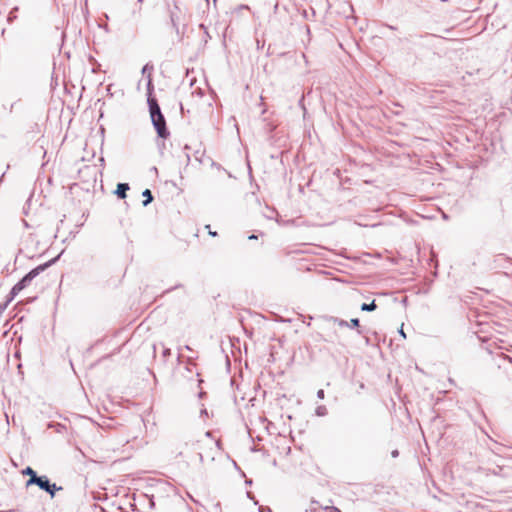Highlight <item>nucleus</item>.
<instances>
[{"mask_svg": "<svg viewBox=\"0 0 512 512\" xmlns=\"http://www.w3.org/2000/svg\"><path fill=\"white\" fill-rule=\"evenodd\" d=\"M56 259H53L45 264L39 265L36 268L29 271L19 282H17L11 289L9 297L2 307L5 309L10 301H12L24 288H26L31 281L38 276L41 272H43L47 267H49L52 263H54Z\"/></svg>", "mask_w": 512, "mask_h": 512, "instance_id": "nucleus-1", "label": "nucleus"}, {"mask_svg": "<svg viewBox=\"0 0 512 512\" xmlns=\"http://www.w3.org/2000/svg\"><path fill=\"white\" fill-rule=\"evenodd\" d=\"M151 121L160 138L166 139L170 135L163 114L151 117Z\"/></svg>", "mask_w": 512, "mask_h": 512, "instance_id": "nucleus-2", "label": "nucleus"}, {"mask_svg": "<svg viewBox=\"0 0 512 512\" xmlns=\"http://www.w3.org/2000/svg\"><path fill=\"white\" fill-rule=\"evenodd\" d=\"M50 480L46 475L39 476L38 478H33V480L26 481V487L37 485L41 490L46 491L49 488Z\"/></svg>", "mask_w": 512, "mask_h": 512, "instance_id": "nucleus-3", "label": "nucleus"}, {"mask_svg": "<svg viewBox=\"0 0 512 512\" xmlns=\"http://www.w3.org/2000/svg\"><path fill=\"white\" fill-rule=\"evenodd\" d=\"M147 103L149 106L150 117L161 115V109L156 98L151 95L148 96Z\"/></svg>", "mask_w": 512, "mask_h": 512, "instance_id": "nucleus-4", "label": "nucleus"}, {"mask_svg": "<svg viewBox=\"0 0 512 512\" xmlns=\"http://www.w3.org/2000/svg\"><path fill=\"white\" fill-rule=\"evenodd\" d=\"M212 433L207 431L204 435V439L200 442H204L205 445L209 446L211 450H220V441L211 439Z\"/></svg>", "mask_w": 512, "mask_h": 512, "instance_id": "nucleus-5", "label": "nucleus"}, {"mask_svg": "<svg viewBox=\"0 0 512 512\" xmlns=\"http://www.w3.org/2000/svg\"><path fill=\"white\" fill-rule=\"evenodd\" d=\"M130 189L129 187V184L128 183H119L117 185V189L115 191V194L117 195L118 198L120 199H125L126 196H127V191Z\"/></svg>", "mask_w": 512, "mask_h": 512, "instance_id": "nucleus-6", "label": "nucleus"}, {"mask_svg": "<svg viewBox=\"0 0 512 512\" xmlns=\"http://www.w3.org/2000/svg\"><path fill=\"white\" fill-rule=\"evenodd\" d=\"M142 196L145 197L142 203L144 207L148 206L153 201V195L149 189H145L142 192Z\"/></svg>", "mask_w": 512, "mask_h": 512, "instance_id": "nucleus-7", "label": "nucleus"}, {"mask_svg": "<svg viewBox=\"0 0 512 512\" xmlns=\"http://www.w3.org/2000/svg\"><path fill=\"white\" fill-rule=\"evenodd\" d=\"M60 490H62L61 486H57L55 483H50L49 488H47L45 492H47L51 496V498H53L56 492Z\"/></svg>", "mask_w": 512, "mask_h": 512, "instance_id": "nucleus-8", "label": "nucleus"}, {"mask_svg": "<svg viewBox=\"0 0 512 512\" xmlns=\"http://www.w3.org/2000/svg\"><path fill=\"white\" fill-rule=\"evenodd\" d=\"M22 474L29 476L28 480H33V478L39 477V475H37V473L29 466L22 471Z\"/></svg>", "mask_w": 512, "mask_h": 512, "instance_id": "nucleus-9", "label": "nucleus"}, {"mask_svg": "<svg viewBox=\"0 0 512 512\" xmlns=\"http://www.w3.org/2000/svg\"><path fill=\"white\" fill-rule=\"evenodd\" d=\"M377 308V305L375 303V300H373L371 303H363L361 305V310L362 311H367V312H371V311H374L375 309Z\"/></svg>", "mask_w": 512, "mask_h": 512, "instance_id": "nucleus-10", "label": "nucleus"}, {"mask_svg": "<svg viewBox=\"0 0 512 512\" xmlns=\"http://www.w3.org/2000/svg\"><path fill=\"white\" fill-rule=\"evenodd\" d=\"M153 70V67L152 66H149V64H146L143 68H142V74H146L148 73V87L151 86V72Z\"/></svg>", "mask_w": 512, "mask_h": 512, "instance_id": "nucleus-11", "label": "nucleus"}, {"mask_svg": "<svg viewBox=\"0 0 512 512\" xmlns=\"http://www.w3.org/2000/svg\"><path fill=\"white\" fill-rule=\"evenodd\" d=\"M315 413L317 416H325L327 414V408L324 405H320L316 408Z\"/></svg>", "mask_w": 512, "mask_h": 512, "instance_id": "nucleus-12", "label": "nucleus"}, {"mask_svg": "<svg viewBox=\"0 0 512 512\" xmlns=\"http://www.w3.org/2000/svg\"><path fill=\"white\" fill-rule=\"evenodd\" d=\"M333 321L340 327H349V322H347L345 320H342L339 318H334Z\"/></svg>", "mask_w": 512, "mask_h": 512, "instance_id": "nucleus-13", "label": "nucleus"}, {"mask_svg": "<svg viewBox=\"0 0 512 512\" xmlns=\"http://www.w3.org/2000/svg\"><path fill=\"white\" fill-rule=\"evenodd\" d=\"M349 327L350 328L359 327V319L358 318L351 319L349 322Z\"/></svg>", "mask_w": 512, "mask_h": 512, "instance_id": "nucleus-14", "label": "nucleus"}, {"mask_svg": "<svg viewBox=\"0 0 512 512\" xmlns=\"http://www.w3.org/2000/svg\"><path fill=\"white\" fill-rule=\"evenodd\" d=\"M170 355H171V349H170V348H164V349H163V352H162V356H163V358H165V359H166V358H167V357H169Z\"/></svg>", "mask_w": 512, "mask_h": 512, "instance_id": "nucleus-15", "label": "nucleus"}, {"mask_svg": "<svg viewBox=\"0 0 512 512\" xmlns=\"http://www.w3.org/2000/svg\"><path fill=\"white\" fill-rule=\"evenodd\" d=\"M317 397H318L319 399H324V397H325V392H324V390H323V389L318 390V392H317Z\"/></svg>", "mask_w": 512, "mask_h": 512, "instance_id": "nucleus-16", "label": "nucleus"}, {"mask_svg": "<svg viewBox=\"0 0 512 512\" xmlns=\"http://www.w3.org/2000/svg\"><path fill=\"white\" fill-rule=\"evenodd\" d=\"M399 334L405 339L406 338V334L403 330V325L401 326V328L399 329Z\"/></svg>", "mask_w": 512, "mask_h": 512, "instance_id": "nucleus-17", "label": "nucleus"}, {"mask_svg": "<svg viewBox=\"0 0 512 512\" xmlns=\"http://www.w3.org/2000/svg\"><path fill=\"white\" fill-rule=\"evenodd\" d=\"M398 455H399V451H398V450H393V451L391 452V456H392L393 458L398 457Z\"/></svg>", "mask_w": 512, "mask_h": 512, "instance_id": "nucleus-18", "label": "nucleus"}, {"mask_svg": "<svg viewBox=\"0 0 512 512\" xmlns=\"http://www.w3.org/2000/svg\"><path fill=\"white\" fill-rule=\"evenodd\" d=\"M249 240H254V239H257V236L252 234L248 237Z\"/></svg>", "mask_w": 512, "mask_h": 512, "instance_id": "nucleus-19", "label": "nucleus"}, {"mask_svg": "<svg viewBox=\"0 0 512 512\" xmlns=\"http://www.w3.org/2000/svg\"><path fill=\"white\" fill-rule=\"evenodd\" d=\"M200 462H203V454L201 452L198 453Z\"/></svg>", "mask_w": 512, "mask_h": 512, "instance_id": "nucleus-20", "label": "nucleus"}, {"mask_svg": "<svg viewBox=\"0 0 512 512\" xmlns=\"http://www.w3.org/2000/svg\"><path fill=\"white\" fill-rule=\"evenodd\" d=\"M185 349H186L187 351H191V350H192V349L190 348V346H188V345H186V346H185Z\"/></svg>", "mask_w": 512, "mask_h": 512, "instance_id": "nucleus-21", "label": "nucleus"}, {"mask_svg": "<svg viewBox=\"0 0 512 512\" xmlns=\"http://www.w3.org/2000/svg\"><path fill=\"white\" fill-rule=\"evenodd\" d=\"M240 8H241V9H244V8H245V9H248V6H246V5H241V7H240Z\"/></svg>", "mask_w": 512, "mask_h": 512, "instance_id": "nucleus-22", "label": "nucleus"}, {"mask_svg": "<svg viewBox=\"0 0 512 512\" xmlns=\"http://www.w3.org/2000/svg\"><path fill=\"white\" fill-rule=\"evenodd\" d=\"M210 235H212V236H216V235H217V233H216V232H210Z\"/></svg>", "mask_w": 512, "mask_h": 512, "instance_id": "nucleus-23", "label": "nucleus"}, {"mask_svg": "<svg viewBox=\"0 0 512 512\" xmlns=\"http://www.w3.org/2000/svg\"><path fill=\"white\" fill-rule=\"evenodd\" d=\"M186 157H187V161L189 162V161H190V156H189V154H187V155H186Z\"/></svg>", "mask_w": 512, "mask_h": 512, "instance_id": "nucleus-24", "label": "nucleus"}, {"mask_svg": "<svg viewBox=\"0 0 512 512\" xmlns=\"http://www.w3.org/2000/svg\"><path fill=\"white\" fill-rule=\"evenodd\" d=\"M268 218H272L271 212H268Z\"/></svg>", "mask_w": 512, "mask_h": 512, "instance_id": "nucleus-25", "label": "nucleus"}, {"mask_svg": "<svg viewBox=\"0 0 512 512\" xmlns=\"http://www.w3.org/2000/svg\"><path fill=\"white\" fill-rule=\"evenodd\" d=\"M268 218H272L271 212H268Z\"/></svg>", "mask_w": 512, "mask_h": 512, "instance_id": "nucleus-26", "label": "nucleus"}, {"mask_svg": "<svg viewBox=\"0 0 512 512\" xmlns=\"http://www.w3.org/2000/svg\"><path fill=\"white\" fill-rule=\"evenodd\" d=\"M138 2H139V3H142V2H143V0H138Z\"/></svg>", "mask_w": 512, "mask_h": 512, "instance_id": "nucleus-27", "label": "nucleus"}, {"mask_svg": "<svg viewBox=\"0 0 512 512\" xmlns=\"http://www.w3.org/2000/svg\"><path fill=\"white\" fill-rule=\"evenodd\" d=\"M214 2H216V0H214Z\"/></svg>", "mask_w": 512, "mask_h": 512, "instance_id": "nucleus-28", "label": "nucleus"}]
</instances>
